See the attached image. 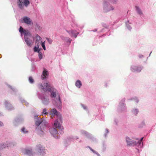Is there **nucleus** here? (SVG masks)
<instances>
[{"instance_id": "nucleus-35", "label": "nucleus", "mask_w": 156, "mask_h": 156, "mask_svg": "<svg viewBox=\"0 0 156 156\" xmlns=\"http://www.w3.org/2000/svg\"><path fill=\"white\" fill-rule=\"evenodd\" d=\"M41 45L42 47L43 48V49H44V50H46V47H45V41H44V42H41Z\"/></svg>"}, {"instance_id": "nucleus-18", "label": "nucleus", "mask_w": 156, "mask_h": 156, "mask_svg": "<svg viewBox=\"0 0 156 156\" xmlns=\"http://www.w3.org/2000/svg\"><path fill=\"white\" fill-rule=\"evenodd\" d=\"M74 84L76 87L78 89L81 88L82 85L81 81L79 79L75 81Z\"/></svg>"}, {"instance_id": "nucleus-51", "label": "nucleus", "mask_w": 156, "mask_h": 156, "mask_svg": "<svg viewBox=\"0 0 156 156\" xmlns=\"http://www.w3.org/2000/svg\"><path fill=\"white\" fill-rule=\"evenodd\" d=\"M143 123L144 124V125L145 124V123H144V122H143Z\"/></svg>"}, {"instance_id": "nucleus-45", "label": "nucleus", "mask_w": 156, "mask_h": 156, "mask_svg": "<svg viewBox=\"0 0 156 156\" xmlns=\"http://www.w3.org/2000/svg\"><path fill=\"white\" fill-rule=\"evenodd\" d=\"M36 27L39 30H40L41 29V27L39 26V25L36 24Z\"/></svg>"}, {"instance_id": "nucleus-26", "label": "nucleus", "mask_w": 156, "mask_h": 156, "mask_svg": "<svg viewBox=\"0 0 156 156\" xmlns=\"http://www.w3.org/2000/svg\"><path fill=\"white\" fill-rule=\"evenodd\" d=\"M21 131V132L24 134H27L28 133V131L27 129L24 127L22 128Z\"/></svg>"}, {"instance_id": "nucleus-46", "label": "nucleus", "mask_w": 156, "mask_h": 156, "mask_svg": "<svg viewBox=\"0 0 156 156\" xmlns=\"http://www.w3.org/2000/svg\"><path fill=\"white\" fill-rule=\"evenodd\" d=\"M38 118H40V117H38V115H35L34 116V118L35 119H37Z\"/></svg>"}, {"instance_id": "nucleus-49", "label": "nucleus", "mask_w": 156, "mask_h": 156, "mask_svg": "<svg viewBox=\"0 0 156 156\" xmlns=\"http://www.w3.org/2000/svg\"><path fill=\"white\" fill-rule=\"evenodd\" d=\"M3 123L0 121V126H3Z\"/></svg>"}, {"instance_id": "nucleus-50", "label": "nucleus", "mask_w": 156, "mask_h": 156, "mask_svg": "<svg viewBox=\"0 0 156 156\" xmlns=\"http://www.w3.org/2000/svg\"><path fill=\"white\" fill-rule=\"evenodd\" d=\"M151 52H151V53H150V55H149V56H150V55H151Z\"/></svg>"}, {"instance_id": "nucleus-23", "label": "nucleus", "mask_w": 156, "mask_h": 156, "mask_svg": "<svg viewBox=\"0 0 156 156\" xmlns=\"http://www.w3.org/2000/svg\"><path fill=\"white\" fill-rule=\"evenodd\" d=\"M11 143L9 142L6 143L5 144H0V149H3V148L6 147H9L10 146Z\"/></svg>"}, {"instance_id": "nucleus-11", "label": "nucleus", "mask_w": 156, "mask_h": 156, "mask_svg": "<svg viewBox=\"0 0 156 156\" xmlns=\"http://www.w3.org/2000/svg\"><path fill=\"white\" fill-rule=\"evenodd\" d=\"M4 105L5 109L8 110H11L14 109V107L7 101H4Z\"/></svg>"}, {"instance_id": "nucleus-39", "label": "nucleus", "mask_w": 156, "mask_h": 156, "mask_svg": "<svg viewBox=\"0 0 156 156\" xmlns=\"http://www.w3.org/2000/svg\"><path fill=\"white\" fill-rule=\"evenodd\" d=\"M20 100L22 103H24L26 105H28V103L24 100L21 99H20Z\"/></svg>"}, {"instance_id": "nucleus-42", "label": "nucleus", "mask_w": 156, "mask_h": 156, "mask_svg": "<svg viewBox=\"0 0 156 156\" xmlns=\"http://www.w3.org/2000/svg\"><path fill=\"white\" fill-rule=\"evenodd\" d=\"M126 25L128 29L130 30L131 29V27L130 26L129 24H128L127 23H126Z\"/></svg>"}, {"instance_id": "nucleus-4", "label": "nucleus", "mask_w": 156, "mask_h": 156, "mask_svg": "<svg viewBox=\"0 0 156 156\" xmlns=\"http://www.w3.org/2000/svg\"><path fill=\"white\" fill-rule=\"evenodd\" d=\"M19 7L23 9L24 7H27L30 3L28 0H18L17 2Z\"/></svg>"}, {"instance_id": "nucleus-24", "label": "nucleus", "mask_w": 156, "mask_h": 156, "mask_svg": "<svg viewBox=\"0 0 156 156\" xmlns=\"http://www.w3.org/2000/svg\"><path fill=\"white\" fill-rule=\"evenodd\" d=\"M22 152L25 154L30 155L31 152V150L28 149H24L23 150Z\"/></svg>"}, {"instance_id": "nucleus-30", "label": "nucleus", "mask_w": 156, "mask_h": 156, "mask_svg": "<svg viewBox=\"0 0 156 156\" xmlns=\"http://www.w3.org/2000/svg\"><path fill=\"white\" fill-rule=\"evenodd\" d=\"M90 150L95 154L96 155V156H101L100 154L96 151L92 149L91 147H89Z\"/></svg>"}, {"instance_id": "nucleus-13", "label": "nucleus", "mask_w": 156, "mask_h": 156, "mask_svg": "<svg viewBox=\"0 0 156 156\" xmlns=\"http://www.w3.org/2000/svg\"><path fill=\"white\" fill-rule=\"evenodd\" d=\"M126 141L128 146H134L135 141L132 140L129 136H126L125 138Z\"/></svg>"}, {"instance_id": "nucleus-22", "label": "nucleus", "mask_w": 156, "mask_h": 156, "mask_svg": "<svg viewBox=\"0 0 156 156\" xmlns=\"http://www.w3.org/2000/svg\"><path fill=\"white\" fill-rule=\"evenodd\" d=\"M134 146H136L137 147L139 148H141L143 147V143L142 142H140L139 141H138L137 142L136 141H134Z\"/></svg>"}, {"instance_id": "nucleus-27", "label": "nucleus", "mask_w": 156, "mask_h": 156, "mask_svg": "<svg viewBox=\"0 0 156 156\" xmlns=\"http://www.w3.org/2000/svg\"><path fill=\"white\" fill-rule=\"evenodd\" d=\"M48 114V112H47V109L46 108H44L43 109L41 112L42 115H47Z\"/></svg>"}, {"instance_id": "nucleus-14", "label": "nucleus", "mask_w": 156, "mask_h": 156, "mask_svg": "<svg viewBox=\"0 0 156 156\" xmlns=\"http://www.w3.org/2000/svg\"><path fill=\"white\" fill-rule=\"evenodd\" d=\"M118 109L120 112L125 111L126 109V104L122 102H120L119 103Z\"/></svg>"}, {"instance_id": "nucleus-29", "label": "nucleus", "mask_w": 156, "mask_h": 156, "mask_svg": "<svg viewBox=\"0 0 156 156\" xmlns=\"http://www.w3.org/2000/svg\"><path fill=\"white\" fill-rule=\"evenodd\" d=\"M61 37L62 40L66 41V42H69V43L71 42V40H70L69 37H64L63 36H61Z\"/></svg>"}, {"instance_id": "nucleus-48", "label": "nucleus", "mask_w": 156, "mask_h": 156, "mask_svg": "<svg viewBox=\"0 0 156 156\" xmlns=\"http://www.w3.org/2000/svg\"><path fill=\"white\" fill-rule=\"evenodd\" d=\"M143 57H144L143 55H139V57L140 58H143Z\"/></svg>"}, {"instance_id": "nucleus-43", "label": "nucleus", "mask_w": 156, "mask_h": 156, "mask_svg": "<svg viewBox=\"0 0 156 156\" xmlns=\"http://www.w3.org/2000/svg\"><path fill=\"white\" fill-rule=\"evenodd\" d=\"M81 133L84 135H87L88 134V133L85 131H81Z\"/></svg>"}, {"instance_id": "nucleus-21", "label": "nucleus", "mask_w": 156, "mask_h": 156, "mask_svg": "<svg viewBox=\"0 0 156 156\" xmlns=\"http://www.w3.org/2000/svg\"><path fill=\"white\" fill-rule=\"evenodd\" d=\"M67 32L70 35L72 34V35L76 38L78 34V33L76 32V31L74 30H71L70 31H69L67 30H66Z\"/></svg>"}, {"instance_id": "nucleus-19", "label": "nucleus", "mask_w": 156, "mask_h": 156, "mask_svg": "<svg viewBox=\"0 0 156 156\" xmlns=\"http://www.w3.org/2000/svg\"><path fill=\"white\" fill-rule=\"evenodd\" d=\"M42 118H38L35 121V124L37 127H41L43 126H42Z\"/></svg>"}, {"instance_id": "nucleus-8", "label": "nucleus", "mask_w": 156, "mask_h": 156, "mask_svg": "<svg viewBox=\"0 0 156 156\" xmlns=\"http://www.w3.org/2000/svg\"><path fill=\"white\" fill-rule=\"evenodd\" d=\"M22 23H24L28 25H31L33 24L31 19L27 16H24L22 18Z\"/></svg>"}, {"instance_id": "nucleus-5", "label": "nucleus", "mask_w": 156, "mask_h": 156, "mask_svg": "<svg viewBox=\"0 0 156 156\" xmlns=\"http://www.w3.org/2000/svg\"><path fill=\"white\" fill-rule=\"evenodd\" d=\"M19 31L21 34V36L24 35V37H28V36L29 37H32L31 34L28 30L24 29L22 27H20L19 29Z\"/></svg>"}, {"instance_id": "nucleus-2", "label": "nucleus", "mask_w": 156, "mask_h": 156, "mask_svg": "<svg viewBox=\"0 0 156 156\" xmlns=\"http://www.w3.org/2000/svg\"><path fill=\"white\" fill-rule=\"evenodd\" d=\"M107 1L104 0L102 3L103 10L105 12H109L114 9V7L110 5Z\"/></svg>"}, {"instance_id": "nucleus-17", "label": "nucleus", "mask_w": 156, "mask_h": 156, "mask_svg": "<svg viewBox=\"0 0 156 156\" xmlns=\"http://www.w3.org/2000/svg\"><path fill=\"white\" fill-rule=\"evenodd\" d=\"M24 38L25 41L27 46L29 47H31L33 44V41L28 37H25Z\"/></svg>"}, {"instance_id": "nucleus-20", "label": "nucleus", "mask_w": 156, "mask_h": 156, "mask_svg": "<svg viewBox=\"0 0 156 156\" xmlns=\"http://www.w3.org/2000/svg\"><path fill=\"white\" fill-rule=\"evenodd\" d=\"M67 32L70 35L72 34V35L76 38L78 34V33L76 32V31L74 30H71L70 31H69L67 30H66Z\"/></svg>"}, {"instance_id": "nucleus-37", "label": "nucleus", "mask_w": 156, "mask_h": 156, "mask_svg": "<svg viewBox=\"0 0 156 156\" xmlns=\"http://www.w3.org/2000/svg\"><path fill=\"white\" fill-rule=\"evenodd\" d=\"M47 123V121L44 119L42 118V126H44V127L45 125Z\"/></svg>"}, {"instance_id": "nucleus-1", "label": "nucleus", "mask_w": 156, "mask_h": 156, "mask_svg": "<svg viewBox=\"0 0 156 156\" xmlns=\"http://www.w3.org/2000/svg\"><path fill=\"white\" fill-rule=\"evenodd\" d=\"M40 90L50 93V97L53 98L54 104L56 107L60 108L62 106V101L58 91L48 81L45 82L43 84L40 83L37 85Z\"/></svg>"}, {"instance_id": "nucleus-16", "label": "nucleus", "mask_w": 156, "mask_h": 156, "mask_svg": "<svg viewBox=\"0 0 156 156\" xmlns=\"http://www.w3.org/2000/svg\"><path fill=\"white\" fill-rule=\"evenodd\" d=\"M42 102L46 105H48L50 103V100L48 97H43L41 98Z\"/></svg>"}, {"instance_id": "nucleus-34", "label": "nucleus", "mask_w": 156, "mask_h": 156, "mask_svg": "<svg viewBox=\"0 0 156 156\" xmlns=\"http://www.w3.org/2000/svg\"><path fill=\"white\" fill-rule=\"evenodd\" d=\"M81 106L82 108H83L85 110L87 111L88 110V108L87 107L83 104H81Z\"/></svg>"}, {"instance_id": "nucleus-44", "label": "nucleus", "mask_w": 156, "mask_h": 156, "mask_svg": "<svg viewBox=\"0 0 156 156\" xmlns=\"http://www.w3.org/2000/svg\"><path fill=\"white\" fill-rule=\"evenodd\" d=\"M40 41H35L36 46H40L39 44H40Z\"/></svg>"}, {"instance_id": "nucleus-15", "label": "nucleus", "mask_w": 156, "mask_h": 156, "mask_svg": "<svg viewBox=\"0 0 156 156\" xmlns=\"http://www.w3.org/2000/svg\"><path fill=\"white\" fill-rule=\"evenodd\" d=\"M48 71L46 69H44L41 76V79L43 80L46 79L48 77Z\"/></svg>"}, {"instance_id": "nucleus-33", "label": "nucleus", "mask_w": 156, "mask_h": 156, "mask_svg": "<svg viewBox=\"0 0 156 156\" xmlns=\"http://www.w3.org/2000/svg\"><path fill=\"white\" fill-rule=\"evenodd\" d=\"M36 41H41V38L37 34L36 36Z\"/></svg>"}, {"instance_id": "nucleus-36", "label": "nucleus", "mask_w": 156, "mask_h": 156, "mask_svg": "<svg viewBox=\"0 0 156 156\" xmlns=\"http://www.w3.org/2000/svg\"><path fill=\"white\" fill-rule=\"evenodd\" d=\"M38 53V56L40 60L41 59L43 58V54L40 51Z\"/></svg>"}, {"instance_id": "nucleus-10", "label": "nucleus", "mask_w": 156, "mask_h": 156, "mask_svg": "<svg viewBox=\"0 0 156 156\" xmlns=\"http://www.w3.org/2000/svg\"><path fill=\"white\" fill-rule=\"evenodd\" d=\"M56 128L54 127L52 128L50 130V132L51 134L56 139H58L59 138V136Z\"/></svg>"}, {"instance_id": "nucleus-9", "label": "nucleus", "mask_w": 156, "mask_h": 156, "mask_svg": "<svg viewBox=\"0 0 156 156\" xmlns=\"http://www.w3.org/2000/svg\"><path fill=\"white\" fill-rule=\"evenodd\" d=\"M49 114L50 115L52 116L56 115L57 116V117H58L59 115H61L60 113L58 112L55 108L51 109L49 110Z\"/></svg>"}, {"instance_id": "nucleus-31", "label": "nucleus", "mask_w": 156, "mask_h": 156, "mask_svg": "<svg viewBox=\"0 0 156 156\" xmlns=\"http://www.w3.org/2000/svg\"><path fill=\"white\" fill-rule=\"evenodd\" d=\"M139 112V110L136 108H134L132 110V112L135 115H136Z\"/></svg>"}, {"instance_id": "nucleus-25", "label": "nucleus", "mask_w": 156, "mask_h": 156, "mask_svg": "<svg viewBox=\"0 0 156 156\" xmlns=\"http://www.w3.org/2000/svg\"><path fill=\"white\" fill-rule=\"evenodd\" d=\"M136 10L137 13L140 15H142L143 14V13L140 9V8L138 6H136Z\"/></svg>"}, {"instance_id": "nucleus-28", "label": "nucleus", "mask_w": 156, "mask_h": 156, "mask_svg": "<svg viewBox=\"0 0 156 156\" xmlns=\"http://www.w3.org/2000/svg\"><path fill=\"white\" fill-rule=\"evenodd\" d=\"M39 46H35L34 48V51L35 52H37L38 53L39 52L41 49V48H39Z\"/></svg>"}, {"instance_id": "nucleus-41", "label": "nucleus", "mask_w": 156, "mask_h": 156, "mask_svg": "<svg viewBox=\"0 0 156 156\" xmlns=\"http://www.w3.org/2000/svg\"><path fill=\"white\" fill-rule=\"evenodd\" d=\"M108 133V130L107 129H105V133H104V136L105 137H106L107 134Z\"/></svg>"}, {"instance_id": "nucleus-38", "label": "nucleus", "mask_w": 156, "mask_h": 156, "mask_svg": "<svg viewBox=\"0 0 156 156\" xmlns=\"http://www.w3.org/2000/svg\"><path fill=\"white\" fill-rule=\"evenodd\" d=\"M46 39L49 44H52L53 41L51 39L48 38H46Z\"/></svg>"}, {"instance_id": "nucleus-47", "label": "nucleus", "mask_w": 156, "mask_h": 156, "mask_svg": "<svg viewBox=\"0 0 156 156\" xmlns=\"http://www.w3.org/2000/svg\"><path fill=\"white\" fill-rule=\"evenodd\" d=\"M143 138H144L143 137H142L140 140H138V139H136V140H138V141H140V142H142V140L143 139Z\"/></svg>"}, {"instance_id": "nucleus-12", "label": "nucleus", "mask_w": 156, "mask_h": 156, "mask_svg": "<svg viewBox=\"0 0 156 156\" xmlns=\"http://www.w3.org/2000/svg\"><path fill=\"white\" fill-rule=\"evenodd\" d=\"M44 126L41 127H36V131L37 133L40 136H42L44 134Z\"/></svg>"}, {"instance_id": "nucleus-32", "label": "nucleus", "mask_w": 156, "mask_h": 156, "mask_svg": "<svg viewBox=\"0 0 156 156\" xmlns=\"http://www.w3.org/2000/svg\"><path fill=\"white\" fill-rule=\"evenodd\" d=\"M129 100H131L132 101H134L135 102L137 103H138L139 101V100L137 98L135 97L131 98L130 99H129Z\"/></svg>"}, {"instance_id": "nucleus-7", "label": "nucleus", "mask_w": 156, "mask_h": 156, "mask_svg": "<svg viewBox=\"0 0 156 156\" xmlns=\"http://www.w3.org/2000/svg\"><path fill=\"white\" fill-rule=\"evenodd\" d=\"M38 155L39 156H44L46 154V150L41 145L38 146Z\"/></svg>"}, {"instance_id": "nucleus-6", "label": "nucleus", "mask_w": 156, "mask_h": 156, "mask_svg": "<svg viewBox=\"0 0 156 156\" xmlns=\"http://www.w3.org/2000/svg\"><path fill=\"white\" fill-rule=\"evenodd\" d=\"M62 117L61 115H59L57 119L54 122L53 127L55 128L60 129L61 126V123L62 122Z\"/></svg>"}, {"instance_id": "nucleus-3", "label": "nucleus", "mask_w": 156, "mask_h": 156, "mask_svg": "<svg viewBox=\"0 0 156 156\" xmlns=\"http://www.w3.org/2000/svg\"><path fill=\"white\" fill-rule=\"evenodd\" d=\"M143 68L142 66L132 65L130 66L129 69L132 72L138 73L140 72Z\"/></svg>"}, {"instance_id": "nucleus-40", "label": "nucleus", "mask_w": 156, "mask_h": 156, "mask_svg": "<svg viewBox=\"0 0 156 156\" xmlns=\"http://www.w3.org/2000/svg\"><path fill=\"white\" fill-rule=\"evenodd\" d=\"M29 81L30 83H33L34 82V80L31 77H29Z\"/></svg>"}]
</instances>
